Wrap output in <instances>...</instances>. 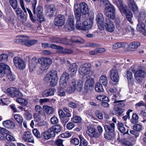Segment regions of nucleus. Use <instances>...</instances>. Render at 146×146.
<instances>
[{
  "label": "nucleus",
  "mask_w": 146,
  "mask_h": 146,
  "mask_svg": "<svg viewBox=\"0 0 146 146\" xmlns=\"http://www.w3.org/2000/svg\"><path fill=\"white\" fill-rule=\"evenodd\" d=\"M74 18L73 17H70L65 25L66 29L70 31H73L74 29Z\"/></svg>",
  "instance_id": "a211bd4d"
},
{
  "label": "nucleus",
  "mask_w": 146,
  "mask_h": 146,
  "mask_svg": "<svg viewBox=\"0 0 146 146\" xmlns=\"http://www.w3.org/2000/svg\"><path fill=\"white\" fill-rule=\"evenodd\" d=\"M74 10L75 17L76 21V27L77 29L83 30V25L82 24H81V15L78 9V4H75L74 6Z\"/></svg>",
  "instance_id": "f257e3e1"
},
{
  "label": "nucleus",
  "mask_w": 146,
  "mask_h": 146,
  "mask_svg": "<svg viewBox=\"0 0 146 146\" xmlns=\"http://www.w3.org/2000/svg\"><path fill=\"white\" fill-rule=\"evenodd\" d=\"M13 62L16 68L20 70H23L26 67L25 62L21 58L18 57H15L13 59Z\"/></svg>",
  "instance_id": "6e6552de"
},
{
  "label": "nucleus",
  "mask_w": 146,
  "mask_h": 146,
  "mask_svg": "<svg viewBox=\"0 0 146 146\" xmlns=\"http://www.w3.org/2000/svg\"><path fill=\"white\" fill-rule=\"evenodd\" d=\"M9 3L11 6L14 9H17L18 6L17 0H9Z\"/></svg>",
  "instance_id": "3c124183"
},
{
  "label": "nucleus",
  "mask_w": 146,
  "mask_h": 146,
  "mask_svg": "<svg viewBox=\"0 0 146 146\" xmlns=\"http://www.w3.org/2000/svg\"><path fill=\"white\" fill-rule=\"evenodd\" d=\"M82 120V118L80 117L79 116H75L71 118L72 121L74 123H77L80 122Z\"/></svg>",
  "instance_id": "6e6d98bb"
},
{
  "label": "nucleus",
  "mask_w": 146,
  "mask_h": 146,
  "mask_svg": "<svg viewBox=\"0 0 146 146\" xmlns=\"http://www.w3.org/2000/svg\"><path fill=\"white\" fill-rule=\"evenodd\" d=\"M104 127L107 132L114 133L115 124L114 123H111L108 125H105Z\"/></svg>",
  "instance_id": "7c9ffc66"
},
{
  "label": "nucleus",
  "mask_w": 146,
  "mask_h": 146,
  "mask_svg": "<svg viewBox=\"0 0 146 146\" xmlns=\"http://www.w3.org/2000/svg\"><path fill=\"white\" fill-rule=\"evenodd\" d=\"M140 19L138 20L139 22L137 25V29L141 33L145 31V25L143 21H140Z\"/></svg>",
  "instance_id": "473e14b6"
},
{
  "label": "nucleus",
  "mask_w": 146,
  "mask_h": 146,
  "mask_svg": "<svg viewBox=\"0 0 146 146\" xmlns=\"http://www.w3.org/2000/svg\"><path fill=\"white\" fill-rule=\"evenodd\" d=\"M51 41L56 43H60L62 44H66L67 42L66 41V40L64 39H60V38L58 37H52L51 39Z\"/></svg>",
  "instance_id": "e433bc0d"
},
{
  "label": "nucleus",
  "mask_w": 146,
  "mask_h": 146,
  "mask_svg": "<svg viewBox=\"0 0 146 146\" xmlns=\"http://www.w3.org/2000/svg\"><path fill=\"white\" fill-rule=\"evenodd\" d=\"M14 117L19 124H22L23 118L21 115L18 114H15L14 115Z\"/></svg>",
  "instance_id": "8fccbe9b"
},
{
  "label": "nucleus",
  "mask_w": 146,
  "mask_h": 146,
  "mask_svg": "<svg viewBox=\"0 0 146 146\" xmlns=\"http://www.w3.org/2000/svg\"><path fill=\"white\" fill-rule=\"evenodd\" d=\"M86 133L91 138H97L99 137L97 131L93 127L90 126H88Z\"/></svg>",
  "instance_id": "ddd939ff"
},
{
  "label": "nucleus",
  "mask_w": 146,
  "mask_h": 146,
  "mask_svg": "<svg viewBox=\"0 0 146 146\" xmlns=\"http://www.w3.org/2000/svg\"><path fill=\"white\" fill-rule=\"evenodd\" d=\"M114 103H117V105L120 107H123L125 106L123 101L122 100H117L116 99L114 100Z\"/></svg>",
  "instance_id": "69168bd1"
},
{
  "label": "nucleus",
  "mask_w": 146,
  "mask_h": 146,
  "mask_svg": "<svg viewBox=\"0 0 146 146\" xmlns=\"http://www.w3.org/2000/svg\"><path fill=\"white\" fill-rule=\"evenodd\" d=\"M80 143L79 146H87L88 142L87 141L81 136H80Z\"/></svg>",
  "instance_id": "13d9d810"
},
{
  "label": "nucleus",
  "mask_w": 146,
  "mask_h": 146,
  "mask_svg": "<svg viewBox=\"0 0 146 146\" xmlns=\"http://www.w3.org/2000/svg\"><path fill=\"white\" fill-rule=\"evenodd\" d=\"M70 86L68 89L69 93H72L76 90L77 91H81L82 89L83 83L82 81L79 80L77 82L76 85V81L73 80L71 82Z\"/></svg>",
  "instance_id": "39448f33"
},
{
  "label": "nucleus",
  "mask_w": 146,
  "mask_h": 146,
  "mask_svg": "<svg viewBox=\"0 0 146 146\" xmlns=\"http://www.w3.org/2000/svg\"><path fill=\"white\" fill-rule=\"evenodd\" d=\"M99 83L103 84L104 86H106L108 84V78L106 76L104 75L101 76L100 78Z\"/></svg>",
  "instance_id": "58836bf2"
},
{
  "label": "nucleus",
  "mask_w": 146,
  "mask_h": 146,
  "mask_svg": "<svg viewBox=\"0 0 146 146\" xmlns=\"http://www.w3.org/2000/svg\"><path fill=\"white\" fill-rule=\"evenodd\" d=\"M94 79L93 78H90L88 79L85 82V91L87 92H89L94 88Z\"/></svg>",
  "instance_id": "9b49d317"
},
{
  "label": "nucleus",
  "mask_w": 146,
  "mask_h": 146,
  "mask_svg": "<svg viewBox=\"0 0 146 146\" xmlns=\"http://www.w3.org/2000/svg\"><path fill=\"white\" fill-rule=\"evenodd\" d=\"M115 9L114 6L111 4L106 7L104 14L106 16L112 19H114L115 17Z\"/></svg>",
  "instance_id": "423d86ee"
},
{
  "label": "nucleus",
  "mask_w": 146,
  "mask_h": 146,
  "mask_svg": "<svg viewBox=\"0 0 146 146\" xmlns=\"http://www.w3.org/2000/svg\"><path fill=\"white\" fill-rule=\"evenodd\" d=\"M8 56L7 54H2L0 55V62H5L8 60Z\"/></svg>",
  "instance_id": "864d4df0"
},
{
  "label": "nucleus",
  "mask_w": 146,
  "mask_h": 146,
  "mask_svg": "<svg viewBox=\"0 0 146 146\" xmlns=\"http://www.w3.org/2000/svg\"><path fill=\"white\" fill-rule=\"evenodd\" d=\"M140 44L138 42H133L131 43L129 45L130 48L132 49H136L140 46Z\"/></svg>",
  "instance_id": "de8ad7c7"
},
{
  "label": "nucleus",
  "mask_w": 146,
  "mask_h": 146,
  "mask_svg": "<svg viewBox=\"0 0 146 146\" xmlns=\"http://www.w3.org/2000/svg\"><path fill=\"white\" fill-rule=\"evenodd\" d=\"M123 28L120 26L117 27L118 33L122 35H125L129 32H131L132 35L134 34V29L132 26L129 25L127 23L124 24Z\"/></svg>",
  "instance_id": "7ed1b4c3"
},
{
  "label": "nucleus",
  "mask_w": 146,
  "mask_h": 146,
  "mask_svg": "<svg viewBox=\"0 0 146 146\" xmlns=\"http://www.w3.org/2000/svg\"><path fill=\"white\" fill-rule=\"evenodd\" d=\"M105 25L106 29L108 31L112 32L114 31L115 27L113 22L110 19H106Z\"/></svg>",
  "instance_id": "2eb2a0df"
},
{
  "label": "nucleus",
  "mask_w": 146,
  "mask_h": 146,
  "mask_svg": "<svg viewBox=\"0 0 146 146\" xmlns=\"http://www.w3.org/2000/svg\"><path fill=\"white\" fill-rule=\"evenodd\" d=\"M2 124L5 127L9 129H13L15 126V123L9 120L4 121Z\"/></svg>",
  "instance_id": "a878e982"
},
{
  "label": "nucleus",
  "mask_w": 146,
  "mask_h": 146,
  "mask_svg": "<svg viewBox=\"0 0 146 146\" xmlns=\"http://www.w3.org/2000/svg\"><path fill=\"white\" fill-rule=\"evenodd\" d=\"M33 132L34 135L37 138H39L41 137L42 139H44V140L46 139V131H44L42 133L41 135L38 130L36 129H33Z\"/></svg>",
  "instance_id": "cd10ccee"
},
{
  "label": "nucleus",
  "mask_w": 146,
  "mask_h": 146,
  "mask_svg": "<svg viewBox=\"0 0 146 146\" xmlns=\"http://www.w3.org/2000/svg\"><path fill=\"white\" fill-rule=\"evenodd\" d=\"M77 68L78 66L76 63H74L70 64L69 68V72L71 77H73L76 75Z\"/></svg>",
  "instance_id": "393cba45"
},
{
  "label": "nucleus",
  "mask_w": 146,
  "mask_h": 146,
  "mask_svg": "<svg viewBox=\"0 0 146 146\" xmlns=\"http://www.w3.org/2000/svg\"><path fill=\"white\" fill-rule=\"evenodd\" d=\"M23 139L28 143H34V139L31 133L29 131L25 132L23 136Z\"/></svg>",
  "instance_id": "dca6fc26"
},
{
  "label": "nucleus",
  "mask_w": 146,
  "mask_h": 146,
  "mask_svg": "<svg viewBox=\"0 0 146 146\" xmlns=\"http://www.w3.org/2000/svg\"><path fill=\"white\" fill-rule=\"evenodd\" d=\"M92 66L89 63H86L81 67L79 70V73L82 75H87L90 77L94 73L92 70Z\"/></svg>",
  "instance_id": "f03ea898"
},
{
  "label": "nucleus",
  "mask_w": 146,
  "mask_h": 146,
  "mask_svg": "<svg viewBox=\"0 0 146 146\" xmlns=\"http://www.w3.org/2000/svg\"><path fill=\"white\" fill-rule=\"evenodd\" d=\"M96 21L98 27L100 26L102 27L104 24L105 23L104 22V18L103 15L100 13H99L98 14L97 17Z\"/></svg>",
  "instance_id": "c85d7f7f"
},
{
  "label": "nucleus",
  "mask_w": 146,
  "mask_h": 146,
  "mask_svg": "<svg viewBox=\"0 0 146 146\" xmlns=\"http://www.w3.org/2000/svg\"><path fill=\"white\" fill-rule=\"evenodd\" d=\"M102 85L101 83H96L95 90L97 92H100L104 91V90Z\"/></svg>",
  "instance_id": "a18cd8bd"
},
{
  "label": "nucleus",
  "mask_w": 146,
  "mask_h": 146,
  "mask_svg": "<svg viewBox=\"0 0 146 146\" xmlns=\"http://www.w3.org/2000/svg\"><path fill=\"white\" fill-rule=\"evenodd\" d=\"M62 86L63 87L60 86V88L58 90V94L60 96H64L66 94L65 91L64 89L65 87H64V85H62Z\"/></svg>",
  "instance_id": "603ef678"
},
{
  "label": "nucleus",
  "mask_w": 146,
  "mask_h": 146,
  "mask_svg": "<svg viewBox=\"0 0 146 146\" xmlns=\"http://www.w3.org/2000/svg\"><path fill=\"white\" fill-rule=\"evenodd\" d=\"M142 126L138 124H135L133 126V129L136 131H140L142 129Z\"/></svg>",
  "instance_id": "e2e57ef3"
},
{
  "label": "nucleus",
  "mask_w": 146,
  "mask_h": 146,
  "mask_svg": "<svg viewBox=\"0 0 146 146\" xmlns=\"http://www.w3.org/2000/svg\"><path fill=\"white\" fill-rule=\"evenodd\" d=\"M80 8L78 7L80 14L81 12L83 14H86L88 13L89 8L87 4L85 2L81 3L79 5Z\"/></svg>",
  "instance_id": "412c9836"
},
{
  "label": "nucleus",
  "mask_w": 146,
  "mask_h": 146,
  "mask_svg": "<svg viewBox=\"0 0 146 146\" xmlns=\"http://www.w3.org/2000/svg\"><path fill=\"white\" fill-rule=\"evenodd\" d=\"M131 71H132V70H131L129 69L127 71V79L128 80H131L132 79L133 76L132 73Z\"/></svg>",
  "instance_id": "774afa93"
},
{
  "label": "nucleus",
  "mask_w": 146,
  "mask_h": 146,
  "mask_svg": "<svg viewBox=\"0 0 146 146\" xmlns=\"http://www.w3.org/2000/svg\"><path fill=\"white\" fill-rule=\"evenodd\" d=\"M24 115L25 118L28 120L31 119L32 118L31 114L28 110H25Z\"/></svg>",
  "instance_id": "4d7b16f0"
},
{
  "label": "nucleus",
  "mask_w": 146,
  "mask_h": 146,
  "mask_svg": "<svg viewBox=\"0 0 146 146\" xmlns=\"http://www.w3.org/2000/svg\"><path fill=\"white\" fill-rule=\"evenodd\" d=\"M96 98L97 100L100 101H103L105 100H109V99L108 97L104 95H100L96 97Z\"/></svg>",
  "instance_id": "bf43d9fd"
},
{
  "label": "nucleus",
  "mask_w": 146,
  "mask_h": 146,
  "mask_svg": "<svg viewBox=\"0 0 146 146\" xmlns=\"http://www.w3.org/2000/svg\"><path fill=\"white\" fill-rule=\"evenodd\" d=\"M25 40L24 44L27 46H30L31 45L34 44L36 43L37 41L34 40H29L28 37L27 36V38L25 39Z\"/></svg>",
  "instance_id": "ea45409f"
},
{
  "label": "nucleus",
  "mask_w": 146,
  "mask_h": 146,
  "mask_svg": "<svg viewBox=\"0 0 146 146\" xmlns=\"http://www.w3.org/2000/svg\"><path fill=\"white\" fill-rule=\"evenodd\" d=\"M139 116L136 113L133 114L131 119L130 120L131 122L133 123H135L138 121Z\"/></svg>",
  "instance_id": "49530a36"
},
{
  "label": "nucleus",
  "mask_w": 146,
  "mask_h": 146,
  "mask_svg": "<svg viewBox=\"0 0 146 146\" xmlns=\"http://www.w3.org/2000/svg\"><path fill=\"white\" fill-rule=\"evenodd\" d=\"M37 63V60L35 57H33L29 61V67L30 72H32L35 69Z\"/></svg>",
  "instance_id": "4be33fe9"
},
{
  "label": "nucleus",
  "mask_w": 146,
  "mask_h": 146,
  "mask_svg": "<svg viewBox=\"0 0 146 146\" xmlns=\"http://www.w3.org/2000/svg\"><path fill=\"white\" fill-rule=\"evenodd\" d=\"M114 133H108L104 134L105 137L108 140H112L114 139L115 137Z\"/></svg>",
  "instance_id": "09e8293b"
},
{
  "label": "nucleus",
  "mask_w": 146,
  "mask_h": 146,
  "mask_svg": "<svg viewBox=\"0 0 146 146\" xmlns=\"http://www.w3.org/2000/svg\"><path fill=\"white\" fill-rule=\"evenodd\" d=\"M56 91V90L54 88L47 90L46 91L47 92H46V96L53 95Z\"/></svg>",
  "instance_id": "680f3d73"
},
{
  "label": "nucleus",
  "mask_w": 146,
  "mask_h": 146,
  "mask_svg": "<svg viewBox=\"0 0 146 146\" xmlns=\"http://www.w3.org/2000/svg\"><path fill=\"white\" fill-rule=\"evenodd\" d=\"M58 82V78L54 79H52L50 82V85L51 86L54 87L56 85Z\"/></svg>",
  "instance_id": "052dcab7"
},
{
  "label": "nucleus",
  "mask_w": 146,
  "mask_h": 146,
  "mask_svg": "<svg viewBox=\"0 0 146 146\" xmlns=\"http://www.w3.org/2000/svg\"><path fill=\"white\" fill-rule=\"evenodd\" d=\"M42 108L39 105H36L35 107V109L36 111L43 115L45 116V112L46 111V106H43Z\"/></svg>",
  "instance_id": "2f4dec72"
},
{
  "label": "nucleus",
  "mask_w": 146,
  "mask_h": 146,
  "mask_svg": "<svg viewBox=\"0 0 146 146\" xmlns=\"http://www.w3.org/2000/svg\"><path fill=\"white\" fill-rule=\"evenodd\" d=\"M128 3L130 9L132 10L133 13H137L138 12L137 7L133 0H128Z\"/></svg>",
  "instance_id": "bb28decb"
},
{
  "label": "nucleus",
  "mask_w": 146,
  "mask_h": 146,
  "mask_svg": "<svg viewBox=\"0 0 146 146\" xmlns=\"http://www.w3.org/2000/svg\"><path fill=\"white\" fill-rule=\"evenodd\" d=\"M93 21V18L87 19L85 21L82 23V25H83V28L84 29H83V30H88L90 29L92 27Z\"/></svg>",
  "instance_id": "5701e85b"
},
{
  "label": "nucleus",
  "mask_w": 146,
  "mask_h": 146,
  "mask_svg": "<svg viewBox=\"0 0 146 146\" xmlns=\"http://www.w3.org/2000/svg\"><path fill=\"white\" fill-rule=\"evenodd\" d=\"M17 37L19 38H17L14 40V42L17 43L23 44L24 43L25 39L27 38V36L26 35H19Z\"/></svg>",
  "instance_id": "c9c22d12"
},
{
  "label": "nucleus",
  "mask_w": 146,
  "mask_h": 146,
  "mask_svg": "<svg viewBox=\"0 0 146 146\" xmlns=\"http://www.w3.org/2000/svg\"><path fill=\"white\" fill-rule=\"evenodd\" d=\"M56 10V7L54 5H49L47 6L46 9V16L49 17H52L53 16Z\"/></svg>",
  "instance_id": "6ab92c4d"
},
{
  "label": "nucleus",
  "mask_w": 146,
  "mask_h": 146,
  "mask_svg": "<svg viewBox=\"0 0 146 146\" xmlns=\"http://www.w3.org/2000/svg\"><path fill=\"white\" fill-rule=\"evenodd\" d=\"M146 75V72L142 70H139L137 71L135 73V77L144 78Z\"/></svg>",
  "instance_id": "4c0bfd02"
},
{
  "label": "nucleus",
  "mask_w": 146,
  "mask_h": 146,
  "mask_svg": "<svg viewBox=\"0 0 146 146\" xmlns=\"http://www.w3.org/2000/svg\"><path fill=\"white\" fill-rule=\"evenodd\" d=\"M124 12L126 14V18L127 20L131 24H132L133 22L131 21V18L133 17V15L131 12L128 10H125Z\"/></svg>",
  "instance_id": "79ce46f5"
},
{
  "label": "nucleus",
  "mask_w": 146,
  "mask_h": 146,
  "mask_svg": "<svg viewBox=\"0 0 146 146\" xmlns=\"http://www.w3.org/2000/svg\"><path fill=\"white\" fill-rule=\"evenodd\" d=\"M51 47L52 48H56L58 50V52L60 53H65L68 54H70L72 53L73 51L70 49H64L62 47L52 44L50 45Z\"/></svg>",
  "instance_id": "f3484780"
},
{
  "label": "nucleus",
  "mask_w": 146,
  "mask_h": 146,
  "mask_svg": "<svg viewBox=\"0 0 146 146\" xmlns=\"http://www.w3.org/2000/svg\"><path fill=\"white\" fill-rule=\"evenodd\" d=\"M33 10L34 13L36 14L38 21L40 22L44 21V18L42 15L43 8L42 7L38 6L36 9L35 8Z\"/></svg>",
  "instance_id": "1a4fd4ad"
},
{
  "label": "nucleus",
  "mask_w": 146,
  "mask_h": 146,
  "mask_svg": "<svg viewBox=\"0 0 146 146\" xmlns=\"http://www.w3.org/2000/svg\"><path fill=\"white\" fill-rule=\"evenodd\" d=\"M15 9L18 19L22 22H25L26 21L27 17L22 10L20 8H17Z\"/></svg>",
  "instance_id": "f8f14e48"
},
{
  "label": "nucleus",
  "mask_w": 146,
  "mask_h": 146,
  "mask_svg": "<svg viewBox=\"0 0 146 146\" xmlns=\"http://www.w3.org/2000/svg\"><path fill=\"white\" fill-rule=\"evenodd\" d=\"M11 72L10 68L3 63H0V77H3L6 73Z\"/></svg>",
  "instance_id": "4468645a"
},
{
  "label": "nucleus",
  "mask_w": 146,
  "mask_h": 146,
  "mask_svg": "<svg viewBox=\"0 0 146 146\" xmlns=\"http://www.w3.org/2000/svg\"><path fill=\"white\" fill-rule=\"evenodd\" d=\"M57 75V71L54 70H51L46 74V78H47L48 80L52 79H54L58 78Z\"/></svg>",
  "instance_id": "c756f323"
},
{
  "label": "nucleus",
  "mask_w": 146,
  "mask_h": 146,
  "mask_svg": "<svg viewBox=\"0 0 146 146\" xmlns=\"http://www.w3.org/2000/svg\"><path fill=\"white\" fill-rule=\"evenodd\" d=\"M145 18V12H141L138 19H140V21H143Z\"/></svg>",
  "instance_id": "338daca9"
},
{
  "label": "nucleus",
  "mask_w": 146,
  "mask_h": 146,
  "mask_svg": "<svg viewBox=\"0 0 146 146\" xmlns=\"http://www.w3.org/2000/svg\"><path fill=\"white\" fill-rule=\"evenodd\" d=\"M69 76L68 73L64 72L62 75L60 77V86L62 87H63L62 85H64V87H65L66 83L68 80Z\"/></svg>",
  "instance_id": "aec40b11"
},
{
  "label": "nucleus",
  "mask_w": 146,
  "mask_h": 146,
  "mask_svg": "<svg viewBox=\"0 0 146 146\" xmlns=\"http://www.w3.org/2000/svg\"><path fill=\"white\" fill-rule=\"evenodd\" d=\"M65 18L62 15H59L56 17L54 19V23L58 26H61L65 23Z\"/></svg>",
  "instance_id": "9d476101"
},
{
  "label": "nucleus",
  "mask_w": 146,
  "mask_h": 146,
  "mask_svg": "<svg viewBox=\"0 0 146 146\" xmlns=\"http://www.w3.org/2000/svg\"><path fill=\"white\" fill-rule=\"evenodd\" d=\"M6 92L8 95L12 97H22L23 96L22 93L15 87H11L7 88L6 90Z\"/></svg>",
  "instance_id": "0eeeda50"
},
{
  "label": "nucleus",
  "mask_w": 146,
  "mask_h": 146,
  "mask_svg": "<svg viewBox=\"0 0 146 146\" xmlns=\"http://www.w3.org/2000/svg\"><path fill=\"white\" fill-rule=\"evenodd\" d=\"M7 73V80L10 81H13L15 79V76L14 74H12L11 73V72L9 73V72H8Z\"/></svg>",
  "instance_id": "5fc2aeb1"
},
{
  "label": "nucleus",
  "mask_w": 146,
  "mask_h": 146,
  "mask_svg": "<svg viewBox=\"0 0 146 146\" xmlns=\"http://www.w3.org/2000/svg\"><path fill=\"white\" fill-rule=\"evenodd\" d=\"M110 77L113 82H117L118 81L119 76L117 71L115 69H112L110 71Z\"/></svg>",
  "instance_id": "b1692460"
},
{
  "label": "nucleus",
  "mask_w": 146,
  "mask_h": 146,
  "mask_svg": "<svg viewBox=\"0 0 146 146\" xmlns=\"http://www.w3.org/2000/svg\"><path fill=\"white\" fill-rule=\"evenodd\" d=\"M128 46V44L124 42H117L113 45V48L115 50L120 48H126Z\"/></svg>",
  "instance_id": "72a5a7b5"
},
{
  "label": "nucleus",
  "mask_w": 146,
  "mask_h": 146,
  "mask_svg": "<svg viewBox=\"0 0 146 146\" xmlns=\"http://www.w3.org/2000/svg\"><path fill=\"white\" fill-rule=\"evenodd\" d=\"M71 39L73 42L83 44L85 42L84 39L81 38L77 36H73Z\"/></svg>",
  "instance_id": "a19ab883"
},
{
  "label": "nucleus",
  "mask_w": 146,
  "mask_h": 146,
  "mask_svg": "<svg viewBox=\"0 0 146 146\" xmlns=\"http://www.w3.org/2000/svg\"><path fill=\"white\" fill-rule=\"evenodd\" d=\"M18 98L16 100V101L20 104L23 105L25 106H27L28 104L27 101L25 99L22 98Z\"/></svg>",
  "instance_id": "37998d69"
},
{
  "label": "nucleus",
  "mask_w": 146,
  "mask_h": 146,
  "mask_svg": "<svg viewBox=\"0 0 146 146\" xmlns=\"http://www.w3.org/2000/svg\"><path fill=\"white\" fill-rule=\"evenodd\" d=\"M37 61L41 65V70H45L46 69V58L43 57L39 58Z\"/></svg>",
  "instance_id": "f704fd0d"
},
{
  "label": "nucleus",
  "mask_w": 146,
  "mask_h": 146,
  "mask_svg": "<svg viewBox=\"0 0 146 146\" xmlns=\"http://www.w3.org/2000/svg\"><path fill=\"white\" fill-rule=\"evenodd\" d=\"M53 111L54 109L52 107L46 106V113L50 115L52 114Z\"/></svg>",
  "instance_id": "0e129e2a"
},
{
  "label": "nucleus",
  "mask_w": 146,
  "mask_h": 146,
  "mask_svg": "<svg viewBox=\"0 0 146 146\" xmlns=\"http://www.w3.org/2000/svg\"><path fill=\"white\" fill-rule=\"evenodd\" d=\"M62 127L59 125H56L49 128L46 131V135L47 138L46 139H48L52 137H54L55 135V133H58L60 132Z\"/></svg>",
  "instance_id": "20e7f679"
},
{
  "label": "nucleus",
  "mask_w": 146,
  "mask_h": 146,
  "mask_svg": "<svg viewBox=\"0 0 146 146\" xmlns=\"http://www.w3.org/2000/svg\"><path fill=\"white\" fill-rule=\"evenodd\" d=\"M124 111V109L120 108H118L116 109H113L112 112L113 114L120 115Z\"/></svg>",
  "instance_id": "c03bdc74"
}]
</instances>
